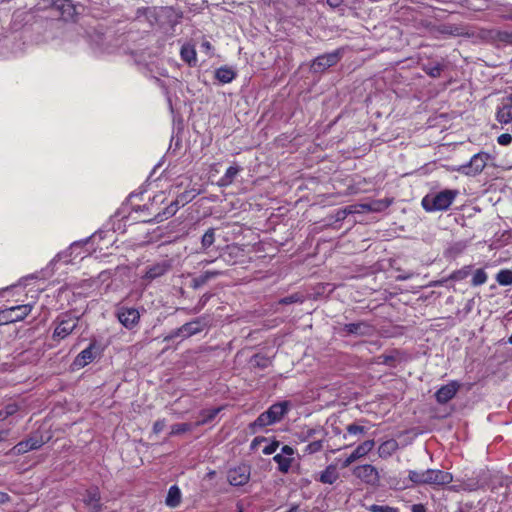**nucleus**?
Returning <instances> with one entry per match:
<instances>
[{
  "label": "nucleus",
  "instance_id": "obj_36",
  "mask_svg": "<svg viewBox=\"0 0 512 512\" xmlns=\"http://www.w3.org/2000/svg\"><path fill=\"white\" fill-rule=\"evenodd\" d=\"M19 411V406L16 403L7 404L2 410H0V422L14 416Z\"/></svg>",
  "mask_w": 512,
  "mask_h": 512
},
{
  "label": "nucleus",
  "instance_id": "obj_16",
  "mask_svg": "<svg viewBox=\"0 0 512 512\" xmlns=\"http://www.w3.org/2000/svg\"><path fill=\"white\" fill-rule=\"evenodd\" d=\"M496 119L501 124L512 122V93L502 100L496 112Z\"/></svg>",
  "mask_w": 512,
  "mask_h": 512
},
{
  "label": "nucleus",
  "instance_id": "obj_45",
  "mask_svg": "<svg viewBox=\"0 0 512 512\" xmlns=\"http://www.w3.org/2000/svg\"><path fill=\"white\" fill-rule=\"evenodd\" d=\"M347 432L351 435L363 434L365 432V428L357 424H350L347 426Z\"/></svg>",
  "mask_w": 512,
  "mask_h": 512
},
{
  "label": "nucleus",
  "instance_id": "obj_8",
  "mask_svg": "<svg viewBox=\"0 0 512 512\" xmlns=\"http://www.w3.org/2000/svg\"><path fill=\"white\" fill-rule=\"evenodd\" d=\"M353 474L364 483L373 486L378 485L380 480V476L377 469L370 464L355 467L353 470Z\"/></svg>",
  "mask_w": 512,
  "mask_h": 512
},
{
  "label": "nucleus",
  "instance_id": "obj_4",
  "mask_svg": "<svg viewBox=\"0 0 512 512\" xmlns=\"http://www.w3.org/2000/svg\"><path fill=\"white\" fill-rule=\"evenodd\" d=\"M287 412V403H277L272 405L267 411L263 412L258 418L251 424L255 427H265L278 422Z\"/></svg>",
  "mask_w": 512,
  "mask_h": 512
},
{
  "label": "nucleus",
  "instance_id": "obj_19",
  "mask_svg": "<svg viewBox=\"0 0 512 512\" xmlns=\"http://www.w3.org/2000/svg\"><path fill=\"white\" fill-rule=\"evenodd\" d=\"M390 199H377L366 203H358L359 213L365 212H381L391 205Z\"/></svg>",
  "mask_w": 512,
  "mask_h": 512
},
{
  "label": "nucleus",
  "instance_id": "obj_24",
  "mask_svg": "<svg viewBox=\"0 0 512 512\" xmlns=\"http://www.w3.org/2000/svg\"><path fill=\"white\" fill-rule=\"evenodd\" d=\"M182 494L177 485H173L169 488L165 503L170 508H175L181 503Z\"/></svg>",
  "mask_w": 512,
  "mask_h": 512
},
{
  "label": "nucleus",
  "instance_id": "obj_23",
  "mask_svg": "<svg viewBox=\"0 0 512 512\" xmlns=\"http://www.w3.org/2000/svg\"><path fill=\"white\" fill-rule=\"evenodd\" d=\"M236 77V72L228 66H222L215 71V78L222 84L232 82Z\"/></svg>",
  "mask_w": 512,
  "mask_h": 512
},
{
  "label": "nucleus",
  "instance_id": "obj_31",
  "mask_svg": "<svg viewBox=\"0 0 512 512\" xmlns=\"http://www.w3.org/2000/svg\"><path fill=\"white\" fill-rule=\"evenodd\" d=\"M221 408H213L208 410H203L200 413L201 419L195 423V426H201L204 424H207L208 422L212 421L217 414L220 412Z\"/></svg>",
  "mask_w": 512,
  "mask_h": 512
},
{
  "label": "nucleus",
  "instance_id": "obj_37",
  "mask_svg": "<svg viewBox=\"0 0 512 512\" xmlns=\"http://www.w3.org/2000/svg\"><path fill=\"white\" fill-rule=\"evenodd\" d=\"M196 427L195 425L189 424V423H178L171 426L170 435H180L184 434L186 432H190L193 430V428Z\"/></svg>",
  "mask_w": 512,
  "mask_h": 512
},
{
  "label": "nucleus",
  "instance_id": "obj_35",
  "mask_svg": "<svg viewBox=\"0 0 512 512\" xmlns=\"http://www.w3.org/2000/svg\"><path fill=\"white\" fill-rule=\"evenodd\" d=\"M496 281L501 286H508L512 284V270L502 269L496 274Z\"/></svg>",
  "mask_w": 512,
  "mask_h": 512
},
{
  "label": "nucleus",
  "instance_id": "obj_5",
  "mask_svg": "<svg viewBox=\"0 0 512 512\" xmlns=\"http://www.w3.org/2000/svg\"><path fill=\"white\" fill-rule=\"evenodd\" d=\"M489 160V154L480 152L471 157L469 162L455 167L453 170L466 176H476L483 171Z\"/></svg>",
  "mask_w": 512,
  "mask_h": 512
},
{
  "label": "nucleus",
  "instance_id": "obj_40",
  "mask_svg": "<svg viewBox=\"0 0 512 512\" xmlns=\"http://www.w3.org/2000/svg\"><path fill=\"white\" fill-rule=\"evenodd\" d=\"M439 31L442 34L459 36L462 34V29L458 26L444 24L440 27Z\"/></svg>",
  "mask_w": 512,
  "mask_h": 512
},
{
  "label": "nucleus",
  "instance_id": "obj_57",
  "mask_svg": "<svg viewBox=\"0 0 512 512\" xmlns=\"http://www.w3.org/2000/svg\"><path fill=\"white\" fill-rule=\"evenodd\" d=\"M211 262H212V261L205 260V261H203L202 263H203V264H209V263H211Z\"/></svg>",
  "mask_w": 512,
  "mask_h": 512
},
{
  "label": "nucleus",
  "instance_id": "obj_46",
  "mask_svg": "<svg viewBox=\"0 0 512 512\" xmlns=\"http://www.w3.org/2000/svg\"><path fill=\"white\" fill-rule=\"evenodd\" d=\"M498 144L507 146L512 142V136L509 133H503L497 138Z\"/></svg>",
  "mask_w": 512,
  "mask_h": 512
},
{
  "label": "nucleus",
  "instance_id": "obj_44",
  "mask_svg": "<svg viewBox=\"0 0 512 512\" xmlns=\"http://www.w3.org/2000/svg\"><path fill=\"white\" fill-rule=\"evenodd\" d=\"M322 447H323L322 441H320V440L314 441V442L309 443L305 447V452L308 454H314L316 452H319L322 449Z\"/></svg>",
  "mask_w": 512,
  "mask_h": 512
},
{
  "label": "nucleus",
  "instance_id": "obj_21",
  "mask_svg": "<svg viewBox=\"0 0 512 512\" xmlns=\"http://www.w3.org/2000/svg\"><path fill=\"white\" fill-rule=\"evenodd\" d=\"M43 442L41 440L30 438L25 441H21L16 444L13 448L15 454H23L31 450L38 449L42 446Z\"/></svg>",
  "mask_w": 512,
  "mask_h": 512
},
{
  "label": "nucleus",
  "instance_id": "obj_51",
  "mask_svg": "<svg viewBox=\"0 0 512 512\" xmlns=\"http://www.w3.org/2000/svg\"><path fill=\"white\" fill-rule=\"evenodd\" d=\"M469 271L468 270H460L454 273L453 278L457 280L464 279L467 277Z\"/></svg>",
  "mask_w": 512,
  "mask_h": 512
},
{
  "label": "nucleus",
  "instance_id": "obj_17",
  "mask_svg": "<svg viewBox=\"0 0 512 512\" xmlns=\"http://www.w3.org/2000/svg\"><path fill=\"white\" fill-rule=\"evenodd\" d=\"M459 387L460 386L456 381H452L440 387L435 393L437 402L440 404H445L450 401L456 395Z\"/></svg>",
  "mask_w": 512,
  "mask_h": 512
},
{
  "label": "nucleus",
  "instance_id": "obj_25",
  "mask_svg": "<svg viewBox=\"0 0 512 512\" xmlns=\"http://www.w3.org/2000/svg\"><path fill=\"white\" fill-rule=\"evenodd\" d=\"M55 5L61 11V15L65 20H69L74 17L76 10L70 0H59Z\"/></svg>",
  "mask_w": 512,
  "mask_h": 512
},
{
  "label": "nucleus",
  "instance_id": "obj_29",
  "mask_svg": "<svg viewBox=\"0 0 512 512\" xmlns=\"http://www.w3.org/2000/svg\"><path fill=\"white\" fill-rule=\"evenodd\" d=\"M85 243H86V241L85 242L77 241V242L72 243L67 250H65L57 255L58 260H63L65 263H69L71 261L70 256L74 253H76L77 255L80 254V252H78V250L82 249L83 245Z\"/></svg>",
  "mask_w": 512,
  "mask_h": 512
},
{
  "label": "nucleus",
  "instance_id": "obj_18",
  "mask_svg": "<svg viewBox=\"0 0 512 512\" xmlns=\"http://www.w3.org/2000/svg\"><path fill=\"white\" fill-rule=\"evenodd\" d=\"M83 502L92 512H100L102 509L101 496L98 488L88 489L84 495Z\"/></svg>",
  "mask_w": 512,
  "mask_h": 512
},
{
  "label": "nucleus",
  "instance_id": "obj_43",
  "mask_svg": "<svg viewBox=\"0 0 512 512\" xmlns=\"http://www.w3.org/2000/svg\"><path fill=\"white\" fill-rule=\"evenodd\" d=\"M368 510L371 512H399L397 508L377 504L369 506Z\"/></svg>",
  "mask_w": 512,
  "mask_h": 512
},
{
  "label": "nucleus",
  "instance_id": "obj_34",
  "mask_svg": "<svg viewBox=\"0 0 512 512\" xmlns=\"http://www.w3.org/2000/svg\"><path fill=\"white\" fill-rule=\"evenodd\" d=\"M349 214H360L357 204L349 205L340 209L335 214L336 221H343Z\"/></svg>",
  "mask_w": 512,
  "mask_h": 512
},
{
  "label": "nucleus",
  "instance_id": "obj_15",
  "mask_svg": "<svg viewBox=\"0 0 512 512\" xmlns=\"http://www.w3.org/2000/svg\"><path fill=\"white\" fill-rule=\"evenodd\" d=\"M294 450L288 445H284L281 452L274 456V461L278 464L279 470L283 473L289 471L293 461Z\"/></svg>",
  "mask_w": 512,
  "mask_h": 512
},
{
  "label": "nucleus",
  "instance_id": "obj_42",
  "mask_svg": "<svg viewBox=\"0 0 512 512\" xmlns=\"http://www.w3.org/2000/svg\"><path fill=\"white\" fill-rule=\"evenodd\" d=\"M208 299H209V296H208V295H204V296L200 299V301H199L198 305H197L196 307H194L193 309L188 310V309H186V308H181V310H182V311H185V312H187V313H190V314H196V313L200 312V311L204 308V306L206 305V303H207Z\"/></svg>",
  "mask_w": 512,
  "mask_h": 512
},
{
  "label": "nucleus",
  "instance_id": "obj_54",
  "mask_svg": "<svg viewBox=\"0 0 512 512\" xmlns=\"http://www.w3.org/2000/svg\"><path fill=\"white\" fill-rule=\"evenodd\" d=\"M9 496L6 493L0 492V504L8 501Z\"/></svg>",
  "mask_w": 512,
  "mask_h": 512
},
{
  "label": "nucleus",
  "instance_id": "obj_26",
  "mask_svg": "<svg viewBox=\"0 0 512 512\" xmlns=\"http://www.w3.org/2000/svg\"><path fill=\"white\" fill-rule=\"evenodd\" d=\"M241 171L239 166H230L225 174L219 179L218 185L221 187H227L233 183L238 173Z\"/></svg>",
  "mask_w": 512,
  "mask_h": 512
},
{
  "label": "nucleus",
  "instance_id": "obj_14",
  "mask_svg": "<svg viewBox=\"0 0 512 512\" xmlns=\"http://www.w3.org/2000/svg\"><path fill=\"white\" fill-rule=\"evenodd\" d=\"M374 445V440H366L358 445L355 450L343 461L342 467L346 468L356 460L366 456L374 448Z\"/></svg>",
  "mask_w": 512,
  "mask_h": 512
},
{
  "label": "nucleus",
  "instance_id": "obj_2",
  "mask_svg": "<svg viewBox=\"0 0 512 512\" xmlns=\"http://www.w3.org/2000/svg\"><path fill=\"white\" fill-rule=\"evenodd\" d=\"M80 318L71 313H62L53 321L52 339L61 341L67 338L78 326Z\"/></svg>",
  "mask_w": 512,
  "mask_h": 512
},
{
  "label": "nucleus",
  "instance_id": "obj_20",
  "mask_svg": "<svg viewBox=\"0 0 512 512\" xmlns=\"http://www.w3.org/2000/svg\"><path fill=\"white\" fill-rule=\"evenodd\" d=\"M343 330L348 334H354L358 336L371 335L373 332V327L365 322L360 321L356 323L345 324Z\"/></svg>",
  "mask_w": 512,
  "mask_h": 512
},
{
  "label": "nucleus",
  "instance_id": "obj_50",
  "mask_svg": "<svg viewBox=\"0 0 512 512\" xmlns=\"http://www.w3.org/2000/svg\"><path fill=\"white\" fill-rule=\"evenodd\" d=\"M343 2V0H326V3L333 9L341 7Z\"/></svg>",
  "mask_w": 512,
  "mask_h": 512
},
{
  "label": "nucleus",
  "instance_id": "obj_22",
  "mask_svg": "<svg viewBox=\"0 0 512 512\" xmlns=\"http://www.w3.org/2000/svg\"><path fill=\"white\" fill-rule=\"evenodd\" d=\"M94 344H90L86 349L82 350L74 360V366L82 368L92 362Z\"/></svg>",
  "mask_w": 512,
  "mask_h": 512
},
{
  "label": "nucleus",
  "instance_id": "obj_13",
  "mask_svg": "<svg viewBox=\"0 0 512 512\" xmlns=\"http://www.w3.org/2000/svg\"><path fill=\"white\" fill-rule=\"evenodd\" d=\"M171 266L168 261H161L157 263H153L147 266L145 273L142 276V279L151 282L163 275H165Z\"/></svg>",
  "mask_w": 512,
  "mask_h": 512
},
{
  "label": "nucleus",
  "instance_id": "obj_6",
  "mask_svg": "<svg viewBox=\"0 0 512 512\" xmlns=\"http://www.w3.org/2000/svg\"><path fill=\"white\" fill-rule=\"evenodd\" d=\"M32 311V305H17L0 311V325L22 321Z\"/></svg>",
  "mask_w": 512,
  "mask_h": 512
},
{
  "label": "nucleus",
  "instance_id": "obj_33",
  "mask_svg": "<svg viewBox=\"0 0 512 512\" xmlns=\"http://www.w3.org/2000/svg\"><path fill=\"white\" fill-rule=\"evenodd\" d=\"M220 274V271H205L203 274H201L199 277L193 280L194 287H200L204 285L206 282H208L210 279L215 278Z\"/></svg>",
  "mask_w": 512,
  "mask_h": 512
},
{
  "label": "nucleus",
  "instance_id": "obj_56",
  "mask_svg": "<svg viewBox=\"0 0 512 512\" xmlns=\"http://www.w3.org/2000/svg\"><path fill=\"white\" fill-rule=\"evenodd\" d=\"M149 9L148 8H143V11H148ZM142 11V9H138L137 13L139 14L140 12Z\"/></svg>",
  "mask_w": 512,
  "mask_h": 512
},
{
  "label": "nucleus",
  "instance_id": "obj_55",
  "mask_svg": "<svg viewBox=\"0 0 512 512\" xmlns=\"http://www.w3.org/2000/svg\"><path fill=\"white\" fill-rule=\"evenodd\" d=\"M264 440H265V438H259V437H256V438L253 440V442H252V445H251V446H252V448H254L256 445H258V443H259V442L264 441Z\"/></svg>",
  "mask_w": 512,
  "mask_h": 512
},
{
  "label": "nucleus",
  "instance_id": "obj_48",
  "mask_svg": "<svg viewBox=\"0 0 512 512\" xmlns=\"http://www.w3.org/2000/svg\"><path fill=\"white\" fill-rule=\"evenodd\" d=\"M299 301H301L300 296L297 294H294V295H290V296L282 298L279 301V303L280 304H292V303L299 302Z\"/></svg>",
  "mask_w": 512,
  "mask_h": 512
},
{
  "label": "nucleus",
  "instance_id": "obj_7",
  "mask_svg": "<svg viewBox=\"0 0 512 512\" xmlns=\"http://www.w3.org/2000/svg\"><path fill=\"white\" fill-rule=\"evenodd\" d=\"M205 326H206V323L204 322V318L194 319L193 321L185 323L178 329L171 332V334L169 336H167L165 338V340L174 339L176 337L187 338V337L196 335V334L202 332L203 329L205 328Z\"/></svg>",
  "mask_w": 512,
  "mask_h": 512
},
{
  "label": "nucleus",
  "instance_id": "obj_58",
  "mask_svg": "<svg viewBox=\"0 0 512 512\" xmlns=\"http://www.w3.org/2000/svg\"><path fill=\"white\" fill-rule=\"evenodd\" d=\"M205 47L209 48L210 47V43L209 42H206L204 43Z\"/></svg>",
  "mask_w": 512,
  "mask_h": 512
},
{
  "label": "nucleus",
  "instance_id": "obj_49",
  "mask_svg": "<svg viewBox=\"0 0 512 512\" xmlns=\"http://www.w3.org/2000/svg\"><path fill=\"white\" fill-rule=\"evenodd\" d=\"M166 426V422L164 419H161V420H157L154 425H153V432L158 434L160 433L161 431H163V429L165 428Z\"/></svg>",
  "mask_w": 512,
  "mask_h": 512
},
{
  "label": "nucleus",
  "instance_id": "obj_28",
  "mask_svg": "<svg viewBox=\"0 0 512 512\" xmlns=\"http://www.w3.org/2000/svg\"><path fill=\"white\" fill-rule=\"evenodd\" d=\"M339 478V473L335 465H329L320 475V481L324 484H333Z\"/></svg>",
  "mask_w": 512,
  "mask_h": 512
},
{
  "label": "nucleus",
  "instance_id": "obj_3",
  "mask_svg": "<svg viewBox=\"0 0 512 512\" xmlns=\"http://www.w3.org/2000/svg\"><path fill=\"white\" fill-rule=\"evenodd\" d=\"M200 194V191L197 189H189L185 190L183 193L179 194L174 201H172L161 213L155 215L154 221L161 222L166 220L179 210L180 207L185 206L189 202H191L197 195Z\"/></svg>",
  "mask_w": 512,
  "mask_h": 512
},
{
  "label": "nucleus",
  "instance_id": "obj_53",
  "mask_svg": "<svg viewBox=\"0 0 512 512\" xmlns=\"http://www.w3.org/2000/svg\"><path fill=\"white\" fill-rule=\"evenodd\" d=\"M9 435V430H1L0 431V442H3L7 439Z\"/></svg>",
  "mask_w": 512,
  "mask_h": 512
},
{
  "label": "nucleus",
  "instance_id": "obj_38",
  "mask_svg": "<svg viewBox=\"0 0 512 512\" xmlns=\"http://www.w3.org/2000/svg\"><path fill=\"white\" fill-rule=\"evenodd\" d=\"M214 241H215V229L210 228L202 236V239H201L202 248H204V249L209 248L210 246L213 245Z\"/></svg>",
  "mask_w": 512,
  "mask_h": 512
},
{
  "label": "nucleus",
  "instance_id": "obj_30",
  "mask_svg": "<svg viewBox=\"0 0 512 512\" xmlns=\"http://www.w3.org/2000/svg\"><path fill=\"white\" fill-rule=\"evenodd\" d=\"M180 55L182 60L188 63L190 66L195 65L197 62L196 51L190 44H185L181 47Z\"/></svg>",
  "mask_w": 512,
  "mask_h": 512
},
{
  "label": "nucleus",
  "instance_id": "obj_47",
  "mask_svg": "<svg viewBox=\"0 0 512 512\" xmlns=\"http://www.w3.org/2000/svg\"><path fill=\"white\" fill-rule=\"evenodd\" d=\"M278 447H279V442L273 441V442H271L270 444H268L267 446L264 447L263 453L265 455H271V454L276 452Z\"/></svg>",
  "mask_w": 512,
  "mask_h": 512
},
{
  "label": "nucleus",
  "instance_id": "obj_27",
  "mask_svg": "<svg viewBox=\"0 0 512 512\" xmlns=\"http://www.w3.org/2000/svg\"><path fill=\"white\" fill-rule=\"evenodd\" d=\"M398 449V443L394 439L387 440L378 447V454L381 458L390 457Z\"/></svg>",
  "mask_w": 512,
  "mask_h": 512
},
{
  "label": "nucleus",
  "instance_id": "obj_52",
  "mask_svg": "<svg viewBox=\"0 0 512 512\" xmlns=\"http://www.w3.org/2000/svg\"><path fill=\"white\" fill-rule=\"evenodd\" d=\"M411 512H427V510L423 504H414L411 507Z\"/></svg>",
  "mask_w": 512,
  "mask_h": 512
},
{
  "label": "nucleus",
  "instance_id": "obj_12",
  "mask_svg": "<svg viewBox=\"0 0 512 512\" xmlns=\"http://www.w3.org/2000/svg\"><path fill=\"white\" fill-rule=\"evenodd\" d=\"M424 476V484L428 485H446L453 480L449 472L438 469H427Z\"/></svg>",
  "mask_w": 512,
  "mask_h": 512
},
{
  "label": "nucleus",
  "instance_id": "obj_9",
  "mask_svg": "<svg viewBox=\"0 0 512 512\" xmlns=\"http://www.w3.org/2000/svg\"><path fill=\"white\" fill-rule=\"evenodd\" d=\"M340 60V52L339 51H333L330 53H326L323 55L318 56L315 58L312 62L311 69L318 73L323 72L327 68L336 65Z\"/></svg>",
  "mask_w": 512,
  "mask_h": 512
},
{
  "label": "nucleus",
  "instance_id": "obj_11",
  "mask_svg": "<svg viewBox=\"0 0 512 512\" xmlns=\"http://www.w3.org/2000/svg\"><path fill=\"white\" fill-rule=\"evenodd\" d=\"M250 479V467L246 464L239 465L228 472V481L233 486L245 485Z\"/></svg>",
  "mask_w": 512,
  "mask_h": 512
},
{
  "label": "nucleus",
  "instance_id": "obj_10",
  "mask_svg": "<svg viewBox=\"0 0 512 512\" xmlns=\"http://www.w3.org/2000/svg\"><path fill=\"white\" fill-rule=\"evenodd\" d=\"M117 318L125 328L132 329L138 324L140 314L135 308L121 307L117 311Z\"/></svg>",
  "mask_w": 512,
  "mask_h": 512
},
{
  "label": "nucleus",
  "instance_id": "obj_39",
  "mask_svg": "<svg viewBox=\"0 0 512 512\" xmlns=\"http://www.w3.org/2000/svg\"><path fill=\"white\" fill-rule=\"evenodd\" d=\"M487 278L488 276L485 270L480 268L474 272L471 283L473 286H480L487 281Z\"/></svg>",
  "mask_w": 512,
  "mask_h": 512
},
{
  "label": "nucleus",
  "instance_id": "obj_32",
  "mask_svg": "<svg viewBox=\"0 0 512 512\" xmlns=\"http://www.w3.org/2000/svg\"><path fill=\"white\" fill-rule=\"evenodd\" d=\"M423 70L430 77L437 78L441 75L443 65L439 62H431L423 65Z\"/></svg>",
  "mask_w": 512,
  "mask_h": 512
},
{
  "label": "nucleus",
  "instance_id": "obj_1",
  "mask_svg": "<svg viewBox=\"0 0 512 512\" xmlns=\"http://www.w3.org/2000/svg\"><path fill=\"white\" fill-rule=\"evenodd\" d=\"M458 194V190L453 189L428 194L422 199V207L427 212L445 211L452 205Z\"/></svg>",
  "mask_w": 512,
  "mask_h": 512
},
{
  "label": "nucleus",
  "instance_id": "obj_41",
  "mask_svg": "<svg viewBox=\"0 0 512 512\" xmlns=\"http://www.w3.org/2000/svg\"><path fill=\"white\" fill-rule=\"evenodd\" d=\"M425 475V471H415V470H410L409 473H408V477L410 479V481H412L413 483L415 484H418V485H424V477L423 476Z\"/></svg>",
  "mask_w": 512,
  "mask_h": 512
}]
</instances>
